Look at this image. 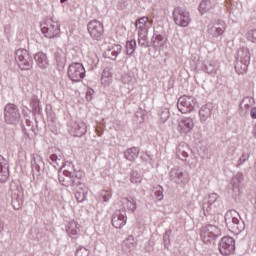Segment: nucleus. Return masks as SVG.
Returning a JSON list of instances; mask_svg holds the SVG:
<instances>
[{"label": "nucleus", "mask_w": 256, "mask_h": 256, "mask_svg": "<svg viewBox=\"0 0 256 256\" xmlns=\"http://www.w3.org/2000/svg\"><path fill=\"white\" fill-rule=\"evenodd\" d=\"M81 177L83 174L75 170V166L71 162L64 165V170L58 173L59 183L64 187H75L81 181Z\"/></svg>", "instance_id": "nucleus-1"}, {"label": "nucleus", "mask_w": 256, "mask_h": 256, "mask_svg": "<svg viewBox=\"0 0 256 256\" xmlns=\"http://www.w3.org/2000/svg\"><path fill=\"white\" fill-rule=\"evenodd\" d=\"M225 223L229 231L232 233H241L245 231V222L241 219L239 212L236 210H230L225 214Z\"/></svg>", "instance_id": "nucleus-2"}, {"label": "nucleus", "mask_w": 256, "mask_h": 256, "mask_svg": "<svg viewBox=\"0 0 256 256\" xmlns=\"http://www.w3.org/2000/svg\"><path fill=\"white\" fill-rule=\"evenodd\" d=\"M249 63H251V53L249 52V48L243 47L237 53L235 65L236 73H238V75H244V73H247Z\"/></svg>", "instance_id": "nucleus-3"}, {"label": "nucleus", "mask_w": 256, "mask_h": 256, "mask_svg": "<svg viewBox=\"0 0 256 256\" xmlns=\"http://www.w3.org/2000/svg\"><path fill=\"white\" fill-rule=\"evenodd\" d=\"M221 207H223V202H221L217 193L210 194L208 199H204L202 205L204 215H213V213H217Z\"/></svg>", "instance_id": "nucleus-4"}, {"label": "nucleus", "mask_w": 256, "mask_h": 256, "mask_svg": "<svg viewBox=\"0 0 256 256\" xmlns=\"http://www.w3.org/2000/svg\"><path fill=\"white\" fill-rule=\"evenodd\" d=\"M200 237L206 245H211V243H215V239L221 237V229L216 225L208 224L203 226L200 230Z\"/></svg>", "instance_id": "nucleus-5"}, {"label": "nucleus", "mask_w": 256, "mask_h": 256, "mask_svg": "<svg viewBox=\"0 0 256 256\" xmlns=\"http://www.w3.org/2000/svg\"><path fill=\"white\" fill-rule=\"evenodd\" d=\"M15 61L22 71H29L33 67V58L27 49H18L15 53Z\"/></svg>", "instance_id": "nucleus-6"}, {"label": "nucleus", "mask_w": 256, "mask_h": 256, "mask_svg": "<svg viewBox=\"0 0 256 256\" xmlns=\"http://www.w3.org/2000/svg\"><path fill=\"white\" fill-rule=\"evenodd\" d=\"M4 121L7 125H17L21 121V112L15 104H7L4 108Z\"/></svg>", "instance_id": "nucleus-7"}, {"label": "nucleus", "mask_w": 256, "mask_h": 256, "mask_svg": "<svg viewBox=\"0 0 256 256\" xmlns=\"http://www.w3.org/2000/svg\"><path fill=\"white\" fill-rule=\"evenodd\" d=\"M173 19L178 27H188L191 23V14L185 8L176 7L173 10Z\"/></svg>", "instance_id": "nucleus-8"}, {"label": "nucleus", "mask_w": 256, "mask_h": 256, "mask_svg": "<svg viewBox=\"0 0 256 256\" xmlns=\"http://www.w3.org/2000/svg\"><path fill=\"white\" fill-rule=\"evenodd\" d=\"M169 178L176 185H187L189 183V173L179 166H175L170 170Z\"/></svg>", "instance_id": "nucleus-9"}, {"label": "nucleus", "mask_w": 256, "mask_h": 256, "mask_svg": "<svg viewBox=\"0 0 256 256\" xmlns=\"http://www.w3.org/2000/svg\"><path fill=\"white\" fill-rule=\"evenodd\" d=\"M176 156L180 161H188V163H195V154L189 147V144L181 142L176 148Z\"/></svg>", "instance_id": "nucleus-10"}, {"label": "nucleus", "mask_w": 256, "mask_h": 256, "mask_svg": "<svg viewBox=\"0 0 256 256\" xmlns=\"http://www.w3.org/2000/svg\"><path fill=\"white\" fill-rule=\"evenodd\" d=\"M68 77L73 83H79L85 79V67L81 63H72L68 67Z\"/></svg>", "instance_id": "nucleus-11"}, {"label": "nucleus", "mask_w": 256, "mask_h": 256, "mask_svg": "<svg viewBox=\"0 0 256 256\" xmlns=\"http://www.w3.org/2000/svg\"><path fill=\"white\" fill-rule=\"evenodd\" d=\"M197 105V99L193 96L184 95L178 99L177 107L180 113H191Z\"/></svg>", "instance_id": "nucleus-12"}, {"label": "nucleus", "mask_w": 256, "mask_h": 256, "mask_svg": "<svg viewBox=\"0 0 256 256\" xmlns=\"http://www.w3.org/2000/svg\"><path fill=\"white\" fill-rule=\"evenodd\" d=\"M41 31L45 37L48 39H53V37H57L61 29L59 28V24L57 22L50 20L41 25Z\"/></svg>", "instance_id": "nucleus-13"}, {"label": "nucleus", "mask_w": 256, "mask_h": 256, "mask_svg": "<svg viewBox=\"0 0 256 256\" xmlns=\"http://www.w3.org/2000/svg\"><path fill=\"white\" fill-rule=\"evenodd\" d=\"M219 251L221 255H233L235 253V239L225 236L219 243Z\"/></svg>", "instance_id": "nucleus-14"}, {"label": "nucleus", "mask_w": 256, "mask_h": 256, "mask_svg": "<svg viewBox=\"0 0 256 256\" xmlns=\"http://www.w3.org/2000/svg\"><path fill=\"white\" fill-rule=\"evenodd\" d=\"M31 167L33 177H40V175L45 172V162L43 161V157L39 154H33Z\"/></svg>", "instance_id": "nucleus-15"}, {"label": "nucleus", "mask_w": 256, "mask_h": 256, "mask_svg": "<svg viewBox=\"0 0 256 256\" xmlns=\"http://www.w3.org/2000/svg\"><path fill=\"white\" fill-rule=\"evenodd\" d=\"M225 28V22L217 20L208 24L207 33L210 37H221L225 33Z\"/></svg>", "instance_id": "nucleus-16"}, {"label": "nucleus", "mask_w": 256, "mask_h": 256, "mask_svg": "<svg viewBox=\"0 0 256 256\" xmlns=\"http://www.w3.org/2000/svg\"><path fill=\"white\" fill-rule=\"evenodd\" d=\"M103 23L94 20L88 23V32L92 39H96V41H101V37H103L104 33Z\"/></svg>", "instance_id": "nucleus-17"}, {"label": "nucleus", "mask_w": 256, "mask_h": 256, "mask_svg": "<svg viewBox=\"0 0 256 256\" xmlns=\"http://www.w3.org/2000/svg\"><path fill=\"white\" fill-rule=\"evenodd\" d=\"M195 127V122L191 117H184L178 121L177 131L180 135H187V133H191L193 128Z\"/></svg>", "instance_id": "nucleus-18"}, {"label": "nucleus", "mask_w": 256, "mask_h": 256, "mask_svg": "<svg viewBox=\"0 0 256 256\" xmlns=\"http://www.w3.org/2000/svg\"><path fill=\"white\" fill-rule=\"evenodd\" d=\"M127 223V212L125 210H116L112 215V225L115 229H121Z\"/></svg>", "instance_id": "nucleus-19"}, {"label": "nucleus", "mask_w": 256, "mask_h": 256, "mask_svg": "<svg viewBox=\"0 0 256 256\" xmlns=\"http://www.w3.org/2000/svg\"><path fill=\"white\" fill-rule=\"evenodd\" d=\"M75 199L78 203H83L87 199V193H89V188L81 180L75 184Z\"/></svg>", "instance_id": "nucleus-20"}, {"label": "nucleus", "mask_w": 256, "mask_h": 256, "mask_svg": "<svg viewBox=\"0 0 256 256\" xmlns=\"http://www.w3.org/2000/svg\"><path fill=\"white\" fill-rule=\"evenodd\" d=\"M152 23L153 21L149 20L148 17L138 19L135 23L138 34L147 35L149 33V29H151Z\"/></svg>", "instance_id": "nucleus-21"}, {"label": "nucleus", "mask_w": 256, "mask_h": 256, "mask_svg": "<svg viewBox=\"0 0 256 256\" xmlns=\"http://www.w3.org/2000/svg\"><path fill=\"white\" fill-rule=\"evenodd\" d=\"M70 133L73 137H83L87 133L85 122H74L71 125Z\"/></svg>", "instance_id": "nucleus-22"}, {"label": "nucleus", "mask_w": 256, "mask_h": 256, "mask_svg": "<svg viewBox=\"0 0 256 256\" xmlns=\"http://www.w3.org/2000/svg\"><path fill=\"white\" fill-rule=\"evenodd\" d=\"M25 195L23 194L22 188H17L12 194V207L16 210L21 209L23 207V198Z\"/></svg>", "instance_id": "nucleus-23"}, {"label": "nucleus", "mask_w": 256, "mask_h": 256, "mask_svg": "<svg viewBox=\"0 0 256 256\" xmlns=\"http://www.w3.org/2000/svg\"><path fill=\"white\" fill-rule=\"evenodd\" d=\"M66 231L71 239H78L79 235H81V225L75 220H72L68 223Z\"/></svg>", "instance_id": "nucleus-24"}, {"label": "nucleus", "mask_w": 256, "mask_h": 256, "mask_svg": "<svg viewBox=\"0 0 256 256\" xmlns=\"http://www.w3.org/2000/svg\"><path fill=\"white\" fill-rule=\"evenodd\" d=\"M9 179V164L7 160L0 155V182L5 183Z\"/></svg>", "instance_id": "nucleus-25"}, {"label": "nucleus", "mask_w": 256, "mask_h": 256, "mask_svg": "<svg viewBox=\"0 0 256 256\" xmlns=\"http://www.w3.org/2000/svg\"><path fill=\"white\" fill-rule=\"evenodd\" d=\"M34 61H36V65L39 69H47L49 67V58L47 57V54L43 52L36 53Z\"/></svg>", "instance_id": "nucleus-26"}, {"label": "nucleus", "mask_w": 256, "mask_h": 256, "mask_svg": "<svg viewBox=\"0 0 256 256\" xmlns=\"http://www.w3.org/2000/svg\"><path fill=\"white\" fill-rule=\"evenodd\" d=\"M121 49V45H112L104 52V57L116 61L119 53H121Z\"/></svg>", "instance_id": "nucleus-27"}, {"label": "nucleus", "mask_w": 256, "mask_h": 256, "mask_svg": "<svg viewBox=\"0 0 256 256\" xmlns=\"http://www.w3.org/2000/svg\"><path fill=\"white\" fill-rule=\"evenodd\" d=\"M211 111H213V104L203 105L199 111L200 121H207L211 117Z\"/></svg>", "instance_id": "nucleus-28"}, {"label": "nucleus", "mask_w": 256, "mask_h": 256, "mask_svg": "<svg viewBox=\"0 0 256 256\" xmlns=\"http://www.w3.org/2000/svg\"><path fill=\"white\" fill-rule=\"evenodd\" d=\"M121 203L128 211H132V213L137 210V200L133 197L122 198Z\"/></svg>", "instance_id": "nucleus-29"}, {"label": "nucleus", "mask_w": 256, "mask_h": 256, "mask_svg": "<svg viewBox=\"0 0 256 256\" xmlns=\"http://www.w3.org/2000/svg\"><path fill=\"white\" fill-rule=\"evenodd\" d=\"M166 40L161 35H155L151 39V44L153 45L154 49L161 50L163 47H165Z\"/></svg>", "instance_id": "nucleus-30"}, {"label": "nucleus", "mask_w": 256, "mask_h": 256, "mask_svg": "<svg viewBox=\"0 0 256 256\" xmlns=\"http://www.w3.org/2000/svg\"><path fill=\"white\" fill-rule=\"evenodd\" d=\"M215 5H217V2L215 1L202 0L199 5V11L200 13H207V11H211V9H214Z\"/></svg>", "instance_id": "nucleus-31"}, {"label": "nucleus", "mask_w": 256, "mask_h": 256, "mask_svg": "<svg viewBox=\"0 0 256 256\" xmlns=\"http://www.w3.org/2000/svg\"><path fill=\"white\" fill-rule=\"evenodd\" d=\"M241 181H243V173L238 172L236 173V175L233 176L231 180L232 190L234 193H239Z\"/></svg>", "instance_id": "nucleus-32"}, {"label": "nucleus", "mask_w": 256, "mask_h": 256, "mask_svg": "<svg viewBox=\"0 0 256 256\" xmlns=\"http://www.w3.org/2000/svg\"><path fill=\"white\" fill-rule=\"evenodd\" d=\"M125 159L127 161H135L139 157V149L137 147L129 148L124 153Z\"/></svg>", "instance_id": "nucleus-33"}, {"label": "nucleus", "mask_w": 256, "mask_h": 256, "mask_svg": "<svg viewBox=\"0 0 256 256\" xmlns=\"http://www.w3.org/2000/svg\"><path fill=\"white\" fill-rule=\"evenodd\" d=\"M111 79H113V75L111 74V70L109 68H104L101 76L102 85H110Z\"/></svg>", "instance_id": "nucleus-34"}, {"label": "nucleus", "mask_w": 256, "mask_h": 256, "mask_svg": "<svg viewBox=\"0 0 256 256\" xmlns=\"http://www.w3.org/2000/svg\"><path fill=\"white\" fill-rule=\"evenodd\" d=\"M219 66L217 65V62L215 60H210L205 64V71L209 75H213L214 73H217V69Z\"/></svg>", "instance_id": "nucleus-35"}, {"label": "nucleus", "mask_w": 256, "mask_h": 256, "mask_svg": "<svg viewBox=\"0 0 256 256\" xmlns=\"http://www.w3.org/2000/svg\"><path fill=\"white\" fill-rule=\"evenodd\" d=\"M55 60H56V65L58 67V70L62 71V69L65 68V63H66L65 56L62 53L57 52L55 53Z\"/></svg>", "instance_id": "nucleus-36"}, {"label": "nucleus", "mask_w": 256, "mask_h": 256, "mask_svg": "<svg viewBox=\"0 0 256 256\" xmlns=\"http://www.w3.org/2000/svg\"><path fill=\"white\" fill-rule=\"evenodd\" d=\"M135 49H137V41L129 40L126 42L127 55H133V53H135Z\"/></svg>", "instance_id": "nucleus-37"}, {"label": "nucleus", "mask_w": 256, "mask_h": 256, "mask_svg": "<svg viewBox=\"0 0 256 256\" xmlns=\"http://www.w3.org/2000/svg\"><path fill=\"white\" fill-rule=\"evenodd\" d=\"M130 181L134 184L141 183L143 181V175L134 170L130 174Z\"/></svg>", "instance_id": "nucleus-38"}, {"label": "nucleus", "mask_w": 256, "mask_h": 256, "mask_svg": "<svg viewBox=\"0 0 256 256\" xmlns=\"http://www.w3.org/2000/svg\"><path fill=\"white\" fill-rule=\"evenodd\" d=\"M50 165H53L55 169L59 167V163H61V155L52 154L50 155V160H48Z\"/></svg>", "instance_id": "nucleus-39"}, {"label": "nucleus", "mask_w": 256, "mask_h": 256, "mask_svg": "<svg viewBox=\"0 0 256 256\" xmlns=\"http://www.w3.org/2000/svg\"><path fill=\"white\" fill-rule=\"evenodd\" d=\"M153 193L157 201H163V187L161 186H156L153 188Z\"/></svg>", "instance_id": "nucleus-40"}, {"label": "nucleus", "mask_w": 256, "mask_h": 256, "mask_svg": "<svg viewBox=\"0 0 256 256\" xmlns=\"http://www.w3.org/2000/svg\"><path fill=\"white\" fill-rule=\"evenodd\" d=\"M138 45L140 47H149V41L147 40V34H138Z\"/></svg>", "instance_id": "nucleus-41"}, {"label": "nucleus", "mask_w": 256, "mask_h": 256, "mask_svg": "<svg viewBox=\"0 0 256 256\" xmlns=\"http://www.w3.org/2000/svg\"><path fill=\"white\" fill-rule=\"evenodd\" d=\"M249 157H251V154L244 152L239 158L238 164L236 165V167H239L240 165H243V163H245L246 161H249Z\"/></svg>", "instance_id": "nucleus-42"}, {"label": "nucleus", "mask_w": 256, "mask_h": 256, "mask_svg": "<svg viewBox=\"0 0 256 256\" xmlns=\"http://www.w3.org/2000/svg\"><path fill=\"white\" fill-rule=\"evenodd\" d=\"M246 37L248 41H251L252 43H256V29H252L248 31Z\"/></svg>", "instance_id": "nucleus-43"}, {"label": "nucleus", "mask_w": 256, "mask_h": 256, "mask_svg": "<svg viewBox=\"0 0 256 256\" xmlns=\"http://www.w3.org/2000/svg\"><path fill=\"white\" fill-rule=\"evenodd\" d=\"M240 111H241V113H243V115H247V113H249V110L251 109V107H253V106H251V105H249V104H243L242 102H240Z\"/></svg>", "instance_id": "nucleus-44"}, {"label": "nucleus", "mask_w": 256, "mask_h": 256, "mask_svg": "<svg viewBox=\"0 0 256 256\" xmlns=\"http://www.w3.org/2000/svg\"><path fill=\"white\" fill-rule=\"evenodd\" d=\"M89 250L85 247H80L76 251V256H89Z\"/></svg>", "instance_id": "nucleus-45"}, {"label": "nucleus", "mask_w": 256, "mask_h": 256, "mask_svg": "<svg viewBox=\"0 0 256 256\" xmlns=\"http://www.w3.org/2000/svg\"><path fill=\"white\" fill-rule=\"evenodd\" d=\"M125 243L129 249H133L136 245L135 238L133 236H129Z\"/></svg>", "instance_id": "nucleus-46"}, {"label": "nucleus", "mask_w": 256, "mask_h": 256, "mask_svg": "<svg viewBox=\"0 0 256 256\" xmlns=\"http://www.w3.org/2000/svg\"><path fill=\"white\" fill-rule=\"evenodd\" d=\"M240 103H243V105H255V100L252 97H245Z\"/></svg>", "instance_id": "nucleus-47"}, {"label": "nucleus", "mask_w": 256, "mask_h": 256, "mask_svg": "<svg viewBox=\"0 0 256 256\" xmlns=\"http://www.w3.org/2000/svg\"><path fill=\"white\" fill-rule=\"evenodd\" d=\"M169 119V110H163L160 114V121L165 123Z\"/></svg>", "instance_id": "nucleus-48"}, {"label": "nucleus", "mask_w": 256, "mask_h": 256, "mask_svg": "<svg viewBox=\"0 0 256 256\" xmlns=\"http://www.w3.org/2000/svg\"><path fill=\"white\" fill-rule=\"evenodd\" d=\"M100 195H101L104 203H107L109 201V199H111V192H109V191L104 190L101 192Z\"/></svg>", "instance_id": "nucleus-49"}, {"label": "nucleus", "mask_w": 256, "mask_h": 256, "mask_svg": "<svg viewBox=\"0 0 256 256\" xmlns=\"http://www.w3.org/2000/svg\"><path fill=\"white\" fill-rule=\"evenodd\" d=\"M169 237H171V230L166 231V233L164 234L165 247H167V245H169Z\"/></svg>", "instance_id": "nucleus-50"}, {"label": "nucleus", "mask_w": 256, "mask_h": 256, "mask_svg": "<svg viewBox=\"0 0 256 256\" xmlns=\"http://www.w3.org/2000/svg\"><path fill=\"white\" fill-rule=\"evenodd\" d=\"M93 93H95V91H93V89L89 88L86 92V99L87 101H91L93 99Z\"/></svg>", "instance_id": "nucleus-51"}, {"label": "nucleus", "mask_w": 256, "mask_h": 256, "mask_svg": "<svg viewBox=\"0 0 256 256\" xmlns=\"http://www.w3.org/2000/svg\"><path fill=\"white\" fill-rule=\"evenodd\" d=\"M31 131H33V128H23V133L27 138H29V135H31Z\"/></svg>", "instance_id": "nucleus-52"}, {"label": "nucleus", "mask_w": 256, "mask_h": 256, "mask_svg": "<svg viewBox=\"0 0 256 256\" xmlns=\"http://www.w3.org/2000/svg\"><path fill=\"white\" fill-rule=\"evenodd\" d=\"M250 116L252 119H256V107L250 109Z\"/></svg>", "instance_id": "nucleus-53"}, {"label": "nucleus", "mask_w": 256, "mask_h": 256, "mask_svg": "<svg viewBox=\"0 0 256 256\" xmlns=\"http://www.w3.org/2000/svg\"><path fill=\"white\" fill-rule=\"evenodd\" d=\"M122 81H123V83H131V76L125 75V76L122 78Z\"/></svg>", "instance_id": "nucleus-54"}, {"label": "nucleus", "mask_w": 256, "mask_h": 256, "mask_svg": "<svg viewBox=\"0 0 256 256\" xmlns=\"http://www.w3.org/2000/svg\"><path fill=\"white\" fill-rule=\"evenodd\" d=\"M252 135H253L254 139H256V122H255V124L253 125V128H252Z\"/></svg>", "instance_id": "nucleus-55"}, {"label": "nucleus", "mask_w": 256, "mask_h": 256, "mask_svg": "<svg viewBox=\"0 0 256 256\" xmlns=\"http://www.w3.org/2000/svg\"><path fill=\"white\" fill-rule=\"evenodd\" d=\"M4 227H5V224L3 223V221L0 220V235L1 233H3Z\"/></svg>", "instance_id": "nucleus-56"}, {"label": "nucleus", "mask_w": 256, "mask_h": 256, "mask_svg": "<svg viewBox=\"0 0 256 256\" xmlns=\"http://www.w3.org/2000/svg\"><path fill=\"white\" fill-rule=\"evenodd\" d=\"M30 233H39V229H37V228H32L31 230H30Z\"/></svg>", "instance_id": "nucleus-57"}, {"label": "nucleus", "mask_w": 256, "mask_h": 256, "mask_svg": "<svg viewBox=\"0 0 256 256\" xmlns=\"http://www.w3.org/2000/svg\"><path fill=\"white\" fill-rule=\"evenodd\" d=\"M226 3H233L231 0H226Z\"/></svg>", "instance_id": "nucleus-58"}, {"label": "nucleus", "mask_w": 256, "mask_h": 256, "mask_svg": "<svg viewBox=\"0 0 256 256\" xmlns=\"http://www.w3.org/2000/svg\"><path fill=\"white\" fill-rule=\"evenodd\" d=\"M65 1H67V0H60V2H62V3H65Z\"/></svg>", "instance_id": "nucleus-59"}, {"label": "nucleus", "mask_w": 256, "mask_h": 256, "mask_svg": "<svg viewBox=\"0 0 256 256\" xmlns=\"http://www.w3.org/2000/svg\"><path fill=\"white\" fill-rule=\"evenodd\" d=\"M34 239H37V236H32Z\"/></svg>", "instance_id": "nucleus-60"}]
</instances>
